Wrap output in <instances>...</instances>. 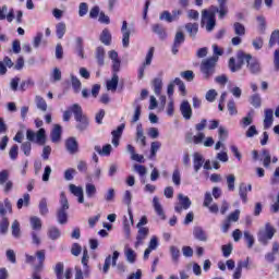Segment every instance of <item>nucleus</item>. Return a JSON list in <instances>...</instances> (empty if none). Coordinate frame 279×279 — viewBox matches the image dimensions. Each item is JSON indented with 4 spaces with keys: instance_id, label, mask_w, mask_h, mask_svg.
<instances>
[{
    "instance_id": "f257e3e1",
    "label": "nucleus",
    "mask_w": 279,
    "mask_h": 279,
    "mask_svg": "<svg viewBox=\"0 0 279 279\" xmlns=\"http://www.w3.org/2000/svg\"><path fill=\"white\" fill-rule=\"evenodd\" d=\"M217 5H210L209 9L202 11V25H206L207 32H213L217 25V14L219 21H223L228 16V0H217Z\"/></svg>"
},
{
    "instance_id": "f03ea898",
    "label": "nucleus",
    "mask_w": 279,
    "mask_h": 279,
    "mask_svg": "<svg viewBox=\"0 0 279 279\" xmlns=\"http://www.w3.org/2000/svg\"><path fill=\"white\" fill-rule=\"evenodd\" d=\"M245 62L251 73H253L254 75H256V73H260V63L258 62V60L252 58V54H247L243 51L238 52V62L234 57H231L229 59V69L232 73H236V71H241Z\"/></svg>"
},
{
    "instance_id": "7ed1b4c3",
    "label": "nucleus",
    "mask_w": 279,
    "mask_h": 279,
    "mask_svg": "<svg viewBox=\"0 0 279 279\" xmlns=\"http://www.w3.org/2000/svg\"><path fill=\"white\" fill-rule=\"evenodd\" d=\"M208 123V120L202 119L199 123L195 124V130L197 132L196 135L193 134L192 131H187L185 133V143L189 145H202L204 141L206 140V134L204 133V130H206V125Z\"/></svg>"
},
{
    "instance_id": "20e7f679",
    "label": "nucleus",
    "mask_w": 279,
    "mask_h": 279,
    "mask_svg": "<svg viewBox=\"0 0 279 279\" xmlns=\"http://www.w3.org/2000/svg\"><path fill=\"white\" fill-rule=\"evenodd\" d=\"M70 110L74 114V119L76 121V130H78V132H85V130H88L90 122L88 120V116L84 114L82 106L74 104L71 106Z\"/></svg>"
},
{
    "instance_id": "39448f33",
    "label": "nucleus",
    "mask_w": 279,
    "mask_h": 279,
    "mask_svg": "<svg viewBox=\"0 0 279 279\" xmlns=\"http://www.w3.org/2000/svg\"><path fill=\"white\" fill-rule=\"evenodd\" d=\"M8 213L9 215H12V203L10 202V198H5L4 204L0 202V217H2L0 220L1 234H5L8 232V228H10V220L5 217Z\"/></svg>"
},
{
    "instance_id": "423d86ee",
    "label": "nucleus",
    "mask_w": 279,
    "mask_h": 279,
    "mask_svg": "<svg viewBox=\"0 0 279 279\" xmlns=\"http://www.w3.org/2000/svg\"><path fill=\"white\" fill-rule=\"evenodd\" d=\"M217 62H219V57H210L202 61L201 73H203L204 80H210V76L215 75Z\"/></svg>"
},
{
    "instance_id": "0eeeda50",
    "label": "nucleus",
    "mask_w": 279,
    "mask_h": 279,
    "mask_svg": "<svg viewBox=\"0 0 279 279\" xmlns=\"http://www.w3.org/2000/svg\"><path fill=\"white\" fill-rule=\"evenodd\" d=\"M276 235V228L270 222L265 225V229L258 231L257 240L262 245H269V241Z\"/></svg>"
},
{
    "instance_id": "6e6552de",
    "label": "nucleus",
    "mask_w": 279,
    "mask_h": 279,
    "mask_svg": "<svg viewBox=\"0 0 279 279\" xmlns=\"http://www.w3.org/2000/svg\"><path fill=\"white\" fill-rule=\"evenodd\" d=\"M69 209V199L64 192L61 193V207L57 210V219L58 223L64 226V223H69V214L66 210Z\"/></svg>"
},
{
    "instance_id": "1a4fd4ad",
    "label": "nucleus",
    "mask_w": 279,
    "mask_h": 279,
    "mask_svg": "<svg viewBox=\"0 0 279 279\" xmlns=\"http://www.w3.org/2000/svg\"><path fill=\"white\" fill-rule=\"evenodd\" d=\"M26 138L31 143H37V145H45V143H47V135L45 129H39L37 133L32 130H27Z\"/></svg>"
},
{
    "instance_id": "9d476101",
    "label": "nucleus",
    "mask_w": 279,
    "mask_h": 279,
    "mask_svg": "<svg viewBox=\"0 0 279 279\" xmlns=\"http://www.w3.org/2000/svg\"><path fill=\"white\" fill-rule=\"evenodd\" d=\"M154 51H155L154 47H150L146 54L145 61L143 62V64L140 65L138 72H137L138 80H143V77H145V69L151 65V61L154 60Z\"/></svg>"
},
{
    "instance_id": "9b49d317",
    "label": "nucleus",
    "mask_w": 279,
    "mask_h": 279,
    "mask_svg": "<svg viewBox=\"0 0 279 279\" xmlns=\"http://www.w3.org/2000/svg\"><path fill=\"white\" fill-rule=\"evenodd\" d=\"M54 274L57 279H71L73 278V269L66 268L64 271V264L59 262L56 264Z\"/></svg>"
},
{
    "instance_id": "f8f14e48",
    "label": "nucleus",
    "mask_w": 279,
    "mask_h": 279,
    "mask_svg": "<svg viewBox=\"0 0 279 279\" xmlns=\"http://www.w3.org/2000/svg\"><path fill=\"white\" fill-rule=\"evenodd\" d=\"M191 208V198L189 196H184L179 194V204L175 205L174 210L179 215H181L182 210H189Z\"/></svg>"
},
{
    "instance_id": "ddd939ff",
    "label": "nucleus",
    "mask_w": 279,
    "mask_h": 279,
    "mask_svg": "<svg viewBox=\"0 0 279 279\" xmlns=\"http://www.w3.org/2000/svg\"><path fill=\"white\" fill-rule=\"evenodd\" d=\"M65 149L69 154H77L80 151V144L75 137H69L65 140Z\"/></svg>"
},
{
    "instance_id": "4468645a",
    "label": "nucleus",
    "mask_w": 279,
    "mask_h": 279,
    "mask_svg": "<svg viewBox=\"0 0 279 279\" xmlns=\"http://www.w3.org/2000/svg\"><path fill=\"white\" fill-rule=\"evenodd\" d=\"M185 37H184V33L183 32H177L175 36H174V41L172 45V53L173 56H178V51L180 49V47L182 46V44H184Z\"/></svg>"
},
{
    "instance_id": "2eb2a0df",
    "label": "nucleus",
    "mask_w": 279,
    "mask_h": 279,
    "mask_svg": "<svg viewBox=\"0 0 279 279\" xmlns=\"http://www.w3.org/2000/svg\"><path fill=\"white\" fill-rule=\"evenodd\" d=\"M125 130V124H120L117 130H113L111 132V136H112V145L113 147H117L121 141V136H123V131Z\"/></svg>"
},
{
    "instance_id": "dca6fc26",
    "label": "nucleus",
    "mask_w": 279,
    "mask_h": 279,
    "mask_svg": "<svg viewBox=\"0 0 279 279\" xmlns=\"http://www.w3.org/2000/svg\"><path fill=\"white\" fill-rule=\"evenodd\" d=\"M69 189H70V193H72L74 197H77L78 204H84V189L75 184H70Z\"/></svg>"
},
{
    "instance_id": "f3484780",
    "label": "nucleus",
    "mask_w": 279,
    "mask_h": 279,
    "mask_svg": "<svg viewBox=\"0 0 279 279\" xmlns=\"http://www.w3.org/2000/svg\"><path fill=\"white\" fill-rule=\"evenodd\" d=\"M276 254H279V242H272L271 252L265 254L266 263H276Z\"/></svg>"
},
{
    "instance_id": "a211bd4d",
    "label": "nucleus",
    "mask_w": 279,
    "mask_h": 279,
    "mask_svg": "<svg viewBox=\"0 0 279 279\" xmlns=\"http://www.w3.org/2000/svg\"><path fill=\"white\" fill-rule=\"evenodd\" d=\"M180 111L182 117L189 121L191 120V117H193V109L191 108V104H189V100H184L180 106Z\"/></svg>"
},
{
    "instance_id": "6ab92c4d",
    "label": "nucleus",
    "mask_w": 279,
    "mask_h": 279,
    "mask_svg": "<svg viewBox=\"0 0 279 279\" xmlns=\"http://www.w3.org/2000/svg\"><path fill=\"white\" fill-rule=\"evenodd\" d=\"M247 193H252V184H245V183H240L239 185V195L242 201V203L246 204L247 203Z\"/></svg>"
},
{
    "instance_id": "aec40b11",
    "label": "nucleus",
    "mask_w": 279,
    "mask_h": 279,
    "mask_svg": "<svg viewBox=\"0 0 279 279\" xmlns=\"http://www.w3.org/2000/svg\"><path fill=\"white\" fill-rule=\"evenodd\" d=\"M153 206H154L155 213H156V215H158L159 219L165 221V219H167V215H165V209L162 208V205L160 204L158 196H155L153 198Z\"/></svg>"
},
{
    "instance_id": "412c9836",
    "label": "nucleus",
    "mask_w": 279,
    "mask_h": 279,
    "mask_svg": "<svg viewBox=\"0 0 279 279\" xmlns=\"http://www.w3.org/2000/svg\"><path fill=\"white\" fill-rule=\"evenodd\" d=\"M149 236V228H138L135 247L143 245V241H145Z\"/></svg>"
},
{
    "instance_id": "4be33fe9",
    "label": "nucleus",
    "mask_w": 279,
    "mask_h": 279,
    "mask_svg": "<svg viewBox=\"0 0 279 279\" xmlns=\"http://www.w3.org/2000/svg\"><path fill=\"white\" fill-rule=\"evenodd\" d=\"M122 45L124 48L130 47V29H128V21L122 22Z\"/></svg>"
},
{
    "instance_id": "5701e85b",
    "label": "nucleus",
    "mask_w": 279,
    "mask_h": 279,
    "mask_svg": "<svg viewBox=\"0 0 279 279\" xmlns=\"http://www.w3.org/2000/svg\"><path fill=\"white\" fill-rule=\"evenodd\" d=\"M151 31L159 36L160 40H167V28L162 24H153Z\"/></svg>"
},
{
    "instance_id": "b1692460",
    "label": "nucleus",
    "mask_w": 279,
    "mask_h": 279,
    "mask_svg": "<svg viewBox=\"0 0 279 279\" xmlns=\"http://www.w3.org/2000/svg\"><path fill=\"white\" fill-rule=\"evenodd\" d=\"M50 138L52 143H60L62 138V126L60 124H56L50 133Z\"/></svg>"
},
{
    "instance_id": "393cba45",
    "label": "nucleus",
    "mask_w": 279,
    "mask_h": 279,
    "mask_svg": "<svg viewBox=\"0 0 279 279\" xmlns=\"http://www.w3.org/2000/svg\"><path fill=\"white\" fill-rule=\"evenodd\" d=\"M274 125V110L266 109L265 110V119H264V130H269Z\"/></svg>"
},
{
    "instance_id": "a878e982",
    "label": "nucleus",
    "mask_w": 279,
    "mask_h": 279,
    "mask_svg": "<svg viewBox=\"0 0 279 279\" xmlns=\"http://www.w3.org/2000/svg\"><path fill=\"white\" fill-rule=\"evenodd\" d=\"M106 59V49L104 47L99 46L96 48V60L98 66H104Z\"/></svg>"
},
{
    "instance_id": "bb28decb",
    "label": "nucleus",
    "mask_w": 279,
    "mask_h": 279,
    "mask_svg": "<svg viewBox=\"0 0 279 279\" xmlns=\"http://www.w3.org/2000/svg\"><path fill=\"white\" fill-rule=\"evenodd\" d=\"M193 165H194V171L197 173V171H199V169L204 167V156L199 155V153H195Z\"/></svg>"
},
{
    "instance_id": "cd10ccee",
    "label": "nucleus",
    "mask_w": 279,
    "mask_h": 279,
    "mask_svg": "<svg viewBox=\"0 0 279 279\" xmlns=\"http://www.w3.org/2000/svg\"><path fill=\"white\" fill-rule=\"evenodd\" d=\"M95 151L99 154V156H110L112 154V145L106 144L105 146H95Z\"/></svg>"
},
{
    "instance_id": "c85d7f7f",
    "label": "nucleus",
    "mask_w": 279,
    "mask_h": 279,
    "mask_svg": "<svg viewBox=\"0 0 279 279\" xmlns=\"http://www.w3.org/2000/svg\"><path fill=\"white\" fill-rule=\"evenodd\" d=\"M193 234H194V238L197 239V241H203V242L208 241V235H206V231H204L202 227L194 228Z\"/></svg>"
},
{
    "instance_id": "c756f323",
    "label": "nucleus",
    "mask_w": 279,
    "mask_h": 279,
    "mask_svg": "<svg viewBox=\"0 0 279 279\" xmlns=\"http://www.w3.org/2000/svg\"><path fill=\"white\" fill-rule=\"evenodd\" d=\"M100 43L102 45L109 46L112 43V35L108 28H105L100 34Z\"/></svg>"
},
{
    "instance_id": "7c9ffc66",
    "label": "nucleus",
    "mask_w": 279,
    "mask_h": 279,
    "mask_svg": "<svg viewBox=\"0 0 279 279\" xmlns=\"http://www.w3.org/2000/svg\"><path fill=\"white\" fill-rule=\"evenodd\" d=\"M185 29L192 38H195V36H197V32H199V25L197 23H187L185 25Z\"/></svg>"
},
{
    "instance_id": "2f4dec72",
    "label": "nucleus",
    "mask_w": 279,
    "mask_h": 279,
    "mask_svg": "<svg viewBox=\"0 0 279 279\" xmlns=\"http://www.w3.org/2000/svg\"><path fill=\"white\" fill-rule=\"evenodd\" d=\"M56 34L59 40H62V38H64V35L66 34V24H64V22H60L57 24Z\"/></svg>"
},
{
    "instance_id": "473e14b6",
    "label": "nucleus",
    "mask_w": 279,
    "mask_h": 279,
    "mask_svg": "<svg viewBox=\"0 0 279 279\" xmlns=\"http://www.w3.org/2000/svg\"><path fill=\"white\" fill-rule=\"evenodd\" d=\"M117 86H119V74H112L110 81H107V90H117Z\"/></svg>"
},
{
    "instance_id": "72a5a7b5",
    "label": "nucleus",
    "mask_w": 279,
    "mask_h": 279,
    "mask_svg": "<svg viewBox=\"0 0 279 279\" xmlns=\"http://www.w3.org/2000/svg\"><path fill=\"white\" fill-rule=\"evenodd\" d=\"M153 87L155 95L160 96L162 93V78L156 77L153 80Z\"/></svg>"
},
{
    "instance_id": "f704fd0d",
    "label": "nucleus",
    "mask_w": 279,
    "mask_h": 279,
    "mask_svg": "<svg viewBox=\"0 0 279 279\" xmlns=\"http://www.w3.org/2000/svg\"><path fill=\"white\" fill-rule=\"evenodd\" d=\"M136 141L141 143L142 147L147 145V137L143 134V126L141 124L137 126Z\"/></svg>"
},
{
    "instance_id": "c9c22d12",
    "label": "nucleus",
    "mask_w": 279,
    "mask_h": 279,
    "mask_svg": "<svg viewBox=\"0 0 279 279\" xmlns=\"http://www.w3.org/2000/svg\"><path fill=\"white\" fill-rule=\"evenodd\" d=\"M262 156H264L263 158V165L266 169H269V167L271 166V154L269 153V150H267L266 148H264L262 150Z\"/></svg>"
},
{
    "instance_id": "e433bc0d",
    "label": "nucleus",
    "mask_w": 279,
    "mask_h": 279,
    "mask_svg": "<svg viewBox=\"0 0 279 279\" xmlns=\"http://www.w3.org/2000/svg\"><path fill=\"white\" fill-rule=\"evenodd\" d=\"M29 221L33 230H43V220H40V218L33 216L29 218Z\"/></svg>"
},
{
    "instance_id": "4c0bfd02",
    "label": "nucleus",
    "mask_w": 279,
    "mask_h": 279,
    "mask_svg": "<svg viewBox=\"0 0 279 279\" xmlns=\"http://www.w3.org/2000/svg\"><path fill=\"white\" fill-rule=\"evenodd\" d=\"M76 53L78 58L84 60V39H82V37L76 38Z\"/></svg>"
},
{
    "instance_id": "58836bf2",
    "label": "nucleus",
    "mask_w": 279,
    "mask_h": 279,
    "mask_svg": "<svg viewBox=\"0 0 279 279\" xmlns=\"http://www.w3.org/2000/svg\"><path fill=\"white\" fill-rule=\"evenodd\" d=\"M71 84L74 93H80L82 90V81L75 75H71Z\"/></svg>"
},
{
    "instance_id": "ea45409f",
    "label": "nucleus",
    "mask_w": 279,
    "mask_h": 279,
    "mask_svg": "<svg viewBox=\"0 0 279 279\" xmlns=\"http://www.w3.org/2000/svg\"><path fill=\"white\" fill-rule=\"evenodd\" d=\"M233 29L235 36H245V25L241 24L240 22L233 23Z\"/></svg>"
},
{
    "instance_id": "a19ab883",
    "label": "nucleus",
    "mask_w": 279,
    "mask_h": 279,
    "mask_svg": "<svg viewBox=\"0 0 279 279\" xmlns=\"http://www.w3.org/2000/svg\"><path fill=\"white\" fill-rule=\"evenodd\" d=\"M29 199H31V196L29 194L25 193L23 195V198H19L17 199V209L21 210V208H23V206H29Z\"/></svg>"
},
{
    "instance_id": "79ce46f5",
    "label": "nucleus",
    "mask_w": 279,
    "mask_h": 279,
    "mask_svg": "<svg viewBox=\"0 0 279 279\" xmlns=\"http://www.w3.org/2000/svg\"><path fill=\"white\" fill-rule=\"evenodd\" d=\"M36 105L38 110H41V112H47V101L43 96H36Z\"/></svg>"
},
{
    "instance_id": "37998d69",
    "label": "nucleus",
    "mask_w": 279,
    "mask_h": 279,
    "mask_svg": "<svg viewBox=\"0 0 279 279\" xmlns=\"http://www.w3.org/2000/svg\"><path fill=\"white\" fill-rule=\"evenodd\" d=\"M60 229H58V227H51L48 230V236L49 239H51L52 241H56L58 239H60Z\"/></svg>"
},
{
    "instance_id": "c03bdc74",
    "label": "nucleus",
    "mask_w": 279,
    "mask_h": 279,
    "mask_svg": "<svg viewBox=\"0 0 279 279\" xmlns=\"http://www.w3.org/2000/svg\"><path fill=\"white\" fill-rule=\"evenodd\" d=\"M170 254L175 264L180 263V248L178 246H170Z\"/></svg>"
},
{
    "instance_id": "a18cd8bd",
    "label": "nucleus",
    "mask_w": 279,
    "mask_h": 279,
    "mask_svg": "<svg viewBox=\"0 0 279 279\" xmlns=\"http://www.w3.org/2000/svg\"><path fill=\"white\" fill-rule=\"evenodd\" d=\"M11 230L15 239H19V236H21V223L19 222V220L13 221Z\"/></svg>"
},
{
    "instance_id": "49530a36",
    "label": "nucleus",
    "mask_w": 279,
    "mask_h": 279,
    "mask_svg": "<svg viewBox=\"0 0 279 279\" xmlns=\"http://www.w3.org/2000/svg\"><path fill=\"white\" fill-rule=\"evenodd\" d=\"M227 108L231 117H234V114H239V111L236 110V102H234V99L228 101Z\"/></svg>"
},
{
    "instance_id": "de8ad7c7",
    "label": "nucleus",
    "mask_w": 279,
    "mask_h": 279,
    "mask_svg": "<svg viewBox=\"0 0 279 279\" xmlns=\"http://www.w3.org/2000/svg\"><path fill=\"white\" fill-rule=\"evenodd\" d=\"M86 195L87 197H95L97 193V187H95V184L93 183H87L85 186Z\"/></svg>"
},
{
    "instance_id": "09e8293b",
    "label": "nucleus",
    "mask_w": 279,
    "mask_h": 279,
    "mask_svg": "<svg viewBox=\"0 0 279 279\" xmlns=\"http://www.w3.org/2000/svg\"><path fill=\"white\" fill-rule=\"evenodd\" d=\"M39 213L41 216L48 215L49 208L47 207V198H41L39 202Z\"/></svg>"
},
{
    "instance_id": "8fccbe9b",
    "label": "nucleus",
    "mask_w": 279,
    "mask_h": 279,
    "mask_svg": "<svg viewBox=\"0 0 279 279\" xmlns=\"http://www.w3.org/2000/svg\"><path fill=\"white\" fill-rule=\"evenodd\" d=\"M161 146L162 144L160 142H153L150 144V158H156V154H158V149H160Z\"/></svg>"
},
{
    "instance_id": "3c124183",
    "label": "nucleus",
    "mask_w": 279,
    "mask_h": 279,
    "mask_svg": "<svg viewBox=\"0 0 279 279\" xmlns=\"http://www.w3.org/2000/svg\"><path fill=\"white\" fill-rule=\"evenodd\" d=\"M89 259H90V256L88 255V250L85 248L83 251V257H82V265H83L85 271L89 270V267H88Z\"/></svg>"
},
{
    "instance_id": "603ef678",
    "label": "nucleus",
    "mask_w": 279,
    "mask_h": 279,
    "mask_svg": "<svg viewBox=\"0 0 279 279\" xmlns=\"http://www.w3.org/2000/svg\"><path fill=\"white\" fill-rule=\"evenodd\" d=\"M279 40V31H274L270 35V39H269V47H276V45L278 44Z\"/></svg>"
},
{
    "instance_id": "864d4df0",
    "label": "nucleus",
    "mask_w": 279,
    "mask_h": 279,
    "mask_svg": "<svg viewBox=\"0 0 279 279\" xmlns=\"http://www.w3.org/2000/svg\"><path fill=\"white\" fill-rule=\"evenodd\" d=\"M236 182V177H234V174H229L227 177V186H228V191H234L235 186L234 183Z\"/></svg>"
},
{
    "instance_id": "5fc2aeb1",
    "label": "nucleus",
    "mask_w": 279,
    "mask_h": 279,
    "mask_svg": "<svg viewBox=\"0 0 279 279\" xmlns=\"http://www.w3.org/2000/svg\"><path fill=\"white\" fill-rule=\"evenodd\" d=\"M10 180V171L1 170L0 171V186H3Z\"/></svg>"
},
{
    "instance_id": "6e6d98bb",
    "label": "nucleus",
    "mask_w": 279,
    "mask_h": 279,
    "mask_svg": "<svg viewBox=\"0 0 279 279\" xmlns=\"http://www.w3.org/2000/svg\"><path fill=\"white\" fill-rule=\"evenodd\" d=\"M172 182L175 184V186H180L182 182V177L180 175V170L175 169L172 173Z\"/></svg>"
},
{
    "instance_id": "4d7b16f0",
    "label": "nucleus",
    "mask_w": 279,
    "mask_h": 279,
    "mask_svg": "<svg viewBox=\"0 0 279 279\" xmlns=\"http://www.w3.org/2000/svg\"><path fill=\"white\" fill-rule=\"evenodd\" d=\"M88 14V3L81 2L78 5V16H86Z\"/></svg>"
},
{
    "instance_id": "13d9d810",
    "label": "nucleus",
    "mask_w": 279,
    "mask_h": 279,
    "mask_svg": "<svg viewBox=\"0 0 279 279\" xmlns=\"http://www.w3.org/2000/svg\"><path fill=\"white\" fill-rule=\"evenodd\" d=\"M239 217H241V210L235 209L234 211H232L228 217L227 220L230 221L232 223L239 221Z\"/></svg>"
},
{
    "instance_id": "bf43d9fd",
    "label": "nucleus",
    "mask_w": 279,
    "mask_h": 279,
    "mask_svg": "<svg viewBox=\"0 0 279 279\" xmlns=\"http://www.w3.org/2000/svg\"><path fill=\"white\" fill-rule=\"evenodd\" d=\"M9 156H10L11 160H16V158H19V145L14 144L10 148Z\"/></svg>"
},
{
    "instance_id": "052dcab7",
    "label": "nucleus",
    "mask_w": 279,
    "mask_h": 279,
    "mask_svg": "<svg viewBox=\"0 0 279 279\" xmlns=\"http://www.w3.org/2000/svg\"><path fill=\"white\" fill-rule=\"evenodd\" d=\"M251 104L254 108H260L263 101L260 100V96L255 94L251 97Z\"/></svg>"
},
{
    "instance_id": "680f3d73",
    "label": "nucleus",
    "mask_w": 279,
    "mask_h": 279,
    "mask_svg": "<svg viewBox=\"0 0 279 279\" xmlns=\"http://www.w3.org/2000/svg\"><path fill=\"white\" fill-rule=\"evenodd\" d=\"M125 256L129 263H136V253L132 248L125 251Z\"/></svg>"
},
{
    "instance_id": "e2e57ef3",
    "label": "nucleus",
    "mask_w": 279,
    "mask_h": 279,
    "mask_svg": "<svg viewBox=\"0 0 279 279\" xmlns=\"http://www.w3.org/2000/svg\"><path fill=\"white\" fill-rule=\"evenodd\" d=\"M222 255L225 258H229L230 254H232V244H225L221 246Z\"/></svg>"
},
{
    "instance_id": "0e129e2a",
    "label": "nucleus",
    "mask_w": 279,
    "mask_h": 279,
    "mask_svg": "<svg viewBox=\"0 0 279 279\" xmlns=\"http://www.w3.org/2000/svg\"><path fill=\"white\" fill-rule=\"evenodd\" d=\"M244 239L247 243V247L251 250V247H254V235H252L248 231L244 232Z\"/></svg>"
},
{
    "instance_id": "69168bd1",
    "label": "nucleus",
    "mask_w": 279,
    "mask_h": 279,
    "mask_svg": "<svg viewBox=\"0 0 279 279\" xmlns=\"http://www.w3.org/2000/svg\"><path fill=\"white\" fill-rule=\"evenodd\" d=\"M76 171L73 168H69L64 171V180H66L68 182H71V180H73L74 175H75Z\"/></svg>"
},
{
    "instance_id": "338daca9",
    "label": "nucleus",
    "mask_w": 279,
    "mask_h": 279,
    "mask_svg": "<svg viewBox=\"0 0 279 279\" xmlns=\"http://www.w3.org/2000/svg\"><path fill=\"white\" fill-rule=\"evenodd\" d=\"M34 80H32V78H28V80H26V81H23L22 83H21V85H20V88H21V90H25L26 88H32V87H34Z\"/></svg>"
},
{
    "instance_id": "774afa93",
    "label": "nucleus",
    "mask_w": 279,
    "mask_h": 279,
    "mask_svg": "<svg viewBox=\"0 0 279 279\" xmlns=\"http://www.w3.org/2000/svg\"><path fill=\"white\" fill-rule=\"evenodd\" d=\"M274 66H275V71H279V49L275 50L274 53Z\"/></svg>"
}]
</instances>
